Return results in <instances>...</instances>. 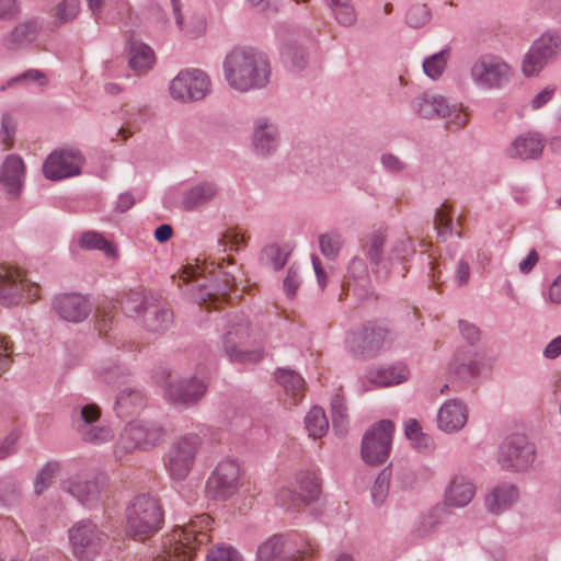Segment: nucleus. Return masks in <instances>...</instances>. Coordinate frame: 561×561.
<instances>
[{"instance_id":"nucleus-1","label":"nucleus","mask_w":561,"mask_h":561,"mask_svg":"<svg viewBox=\"0 0 561 561\" xmlns=\"http://www.w3.org/2000/svg\"><path fill=\"white\" fill-rule=\"evenodd\" d=\"M224 73L229 87L247 92L265 87L271 69L263 55L252 49L234 48L224 60Z\"/></svg>"},{"instance_id":"nucleus-2","label":"nucleus","mask_w":561,"mask_h":561,"mask_svg":"<svg viewBox=\"0 0 561 561\" xmlns=\"http://www.w3.org/2000/svg\"><path fill=\"white\" fill-rule=\"evenodd\" d=\"M362 249L369 260L373 274L379 280L387 279L396 267H400L415 253L413 242L408 237L396 239L387 248V236L381 231L368 234Z\"/></svg>"},{"instance_id":"nucleus-3","label":"nucleus","mask_w":561,"mask_h":561,"mask_svg":"<svg viewBox=\"0 0 561 561\" xmlns=\"http://www.w3.org/2000/svg\"><path fill=\"white\" fill-rule=\"evenodd\" d=\"M210 524V517L202 514L183 526H178L168 536L163 554L157 561H190L197 547L209 542Z\"/></svg>"},{"instance_id":"nucleus-4","label":"nucleus","mask_w":561,"mask_h":561,"mask_svg":"<svg viewBox=\"0 0 561 561\" xmlns=\"http://www.w3.org/2000/svg\"><path fill=\"white\" fill-rule=\"evenodd\" d=\"M263 344V334L260 329L252 328L243 316L229 319L222 339L224 350L232 362H243L256 353Z\"/></svg>"},{"instance_id":"nucleus-5","label":"nucleus","mask_w":561,"mask_h":561,"mask_svg":"<svg viewBox=\"0 0 561 561\" xmlns=\"http://www.w3.org/2000/svg\"><path fill=\"white\" fill-rule=\"evenodd\" d=\"M163 514L159 502L146 494L134 497L126 508V529L134 538L142 540L161 527Z\"/></svg>"},{"instance_id":"nucleus-6","label":"nucleus","mask_w":561,"mask_h":561,"mask_svg":"<svg viewBox=\"0 0 561 561\" xmlns=\"http://www.w3.org/2000/svg\"><path fill=\"white\" fill-rule=\"evenodd\" d=\"M203 439L196 433H186L176 437L165 456V467L172 480L183 481L192 471Z\"/></svg>"},{"instance_id":"nucleus-7","label":"nucleus","mask_w":561,"mask_h":561,"mask_svg":"<svg viewBox=\"0 0 561 561\" xmlns=\"http://www.w3.org/2000/svg\"><path fill=\"white\" fill-rule=\"evenodd\" d=\"M412 111L423 118H444L450 129H459L467 124V114L458 104H449L445 96L425 92L411 102Z\"/></svg>"},{"instance_id":"nucleus-8","label":"nucleus","mask_w":561,"mask_h":561,"mask_svg":"<svg viewBox=\"0 0 561 561\" xmlns=\"http://www.w3.org/2000/svg\"><path fill=\"white\" fill-rule=\"evenodd\" d=\"M561 56V32L547 31L535 39L525 54L522 71L526 77L539 75Z\"/></svg>"},{"instance_id":"nucleus-9","label":"nucleus","mask_w":561,"mask_h":561,"mask_svg":"<svg viewBox=\"0 0 561 561\" xmlns=\"http://www.w3.org/2000/svg\"><path fill=\"white\" fill-rule=\"evenodd\" d=\"M101 410L94 403L78 404L71 412L75 431L82 440L101 445L114 438V431L100 422Z\"/></svg>"},{"instance_id":"nucleus-10","label":"nucleus","mask_w":561,"mask_h":561,"mask_svg":"<svg viewBox=\"0 0 561 561\" xmlns=\"http://www.w3.org/2000/svg\"><path fill=\"white\" fill-rule=\"evenodd\" d=\"M512 68L501 57L484 54L478 57L470 68L473 84L483 91L497 90L510 82Z\"/></svg>"},{"instance_id":"nucleus-11","label":"nucleus","mask_w":561,"mask_h":561,"mask_svg":"<svg viewBox=\"0 0 561 561\" xmlns=\"http://www.w3.org/2000/svg\"><path fill=\"white\" fill-rule=\"evenodd\" d=\"M164 436V430L157 423L134 421L122 431L115 453L122 456L140 448L158 445Z\"/></svg>"},{"instance_id":"nucleus-12","label":"nucleus","mask_w":561,"mask_h":561,"mask_svg":"<svg viewBox=\"0 0 561 561\" xmlns=\"http://www.w3.org/2000/svg\"><path fill=\"white\" fill-rule=\"evenodd\" d=\"M394 425L389 420L373 424L362 439V457L369 465L386 461L390 455Z\"/></svg>"},{"instance_id":"nucleus-13","label":"nucleus","mask_w":561,"mask_h":561,"mask_svg":"<svg viewBox=\"0 0 561 561\" xmlns=\"http://www.w3.org/2000/svg\"><path fill=\"white\" fill-rule=\"evenodd\" d=\"M210 79L201 69L181 70L170 82L169 91L174 100L183 103L204 99L210 92Z\"/></svg>"},{"instance_id":"nucleus-14","label":"nucleus","mask_w":561,"mask_h":561,"mask_svg":"<svg viewBox=\"0 0 561 561\" xmlns=\"http://www.w3.org/2000/svg\"><path fill=\"white\" fill-rule=\"evenodd\" d=\"M535 446L523 434L507 436L499 447L497 461L503 469L523 471L535 461Z\"/></svg>"},{"instance_id":"nucleus-15","label":"nucleus","mask_w":561,"mask_h":561,"mask_svg":"<svg viewBox=\"0 0 561 561\" xmlns=\"http://www.w3.org/2000/svg\"><path fill=\"white\" fill-rule=\"evenodd\" d=\"M241 485V468L236 459H224L215 468L206 483V492L214 500H226Z\"/></svg>"},{"instance_id":"nucleus-16","label":"nucleus","mask_w":561,"mask_h":561,"mask_svg":"<svg viewBox=\"0 0 561 561\" xmlns=\"http://www.w3.org/2000/svg\"><path fill=\"white\" fill-rule=\"evenodd\" d=\"M69 539L75 554L90 560L101 547L104 534L91 520H80L69 529Z\"/></svg>"},{"instance_id":"nucleus-17","label":"nucleus","mask_w":561,"mask_h":561,"mask_svg":"<svg viewBox=\"0 0 561 561\" xmlns=\"http://www.w3.org/2000/svg\"><path fill=\"white\" fill-rule=\"evenodd\" d=\"M107 478L105 474H96L89 479L76 476L61 481V490L70 494L78 502L91 506L101 500L105 491Z\"/></svg>"},{"instance_id":"nucleus-18","label":"nucleus","mask_w":561,"mask_h":561,"mask_svg":"<svg viewBox=\"0 0 561 561\" xmlns=\"http://www.w3.org/2000/svg\"><path fill=\"white\" fill-rule=\"evenodd\" d=\"M83 158L78 151L59 150L51 152L44 162V175L53 181L80 174Z\"/></svg>"},{"instance_id":"nucleus-19","label":"nucleus","mask_w":561,"mask_h":561,"mask_svg":"<svg viewBox=\"0 0 561 561\" xmlns=\"http://www.w3.org/2000/svg\"><path fill=\"white\" fill-rule=\"evenodd\" d=\"M206 390V382L196 377L170 380L165 386L164 397L176 407H188L196 403Z\"/></svg>"},{"instance_id":"nucleus-20","label":"nucleus","mask_w":561,"mask_h":561,"mask_svg":"<svg viewBox=\"0 0 561 561\" xmlns=\"http://www.w3.org/2000/svg\"><path fill=\"white\" fill-rule=\"evenodd\" d=\"M279 145V129L275 123L265 117H260L253 123L251 135L252 152L262 159L272 157Z\"/></svg>"},{"instance_id":"nucleus-21","label":"nucleus","mask_w":561,"mask_h":561,"mask_svg":"<svg viewBox=\"0 0 561 561\" xmlns=\"http://www.w3.org/2000/svg\"><path fill=\"white\" fill-rule=\"evenodd\" d=\"M53 309L64 321L79 323L88 318L92 308L80 294H62L54 298Z\"/></svg>"},{"instance_id":"nucleus-22","label":"nucleus","mask_w":561,"mask_h":561,"mask_svg":"<svg viewBox=\"0 0 561 561\" xmlns=\"http://www.w3.org/2000/svg\"><path fill=\"white\" fill-rule=\"evenodd\" d=\"M28 288L26 279L21 272L10 265L0 263V304L4 306L16 305Z\"/></svg>"},{"instance_id":"nucleus-23","label":"nucleus","mask_w":561,"mask_h":561,"mask_svg":"<svg viewBox=\"0 0 561 561\" xmlns=\"http://www.w3.org/2000/svg\"><path fill=\"white\" fill-rule=\"evenodd\" d=\"M468 407L458 399L447 400L437 411V427L447 434L457 433L468 422Z\"/></svg>"},{"instance_id":"nucleus-24","label":"nucleus","mask_w":561,"mask_h":561,"mask_svg":"<svg viewBox=\"0 0 561 561\" xmlns=\"http://www.w3.org/2000/svg\"><path fill=\"white\" fill-rule=\"evenodd\" d=\"M388 331L381 325H370L355 332L348 339V346L354 354L370 355L385 343Z\"/></svg>"},{"instance_id":"nucleus-25","label":"nucleus","mask_w":561,"mask_h":561,"mask_svg":"<svg viewBox=\"0 0 561 561\" xmlns=\"http://www.w3.org/2000/svg\"><path fill=\"white\" fill-rule=\"evenodd\" d=\"M222 265L218 263L215 268V264L190 265L183 270L181 278L185 282L195 279L197 276L208 273L213 283L211 287H215L217 291L222 295L231 287L234 276L232 272L221 271Z\"/></svg>"},{"instance_id":"nucleus-26","label":"nucleus","mask_w":561,"mask_h":561,"mask_svg":"<svg viewBox=\"0 0 561 561\" xmlns=\"http://www.w3.org/2000/svg\"><path fill=\"white\" fill-rule=\"evenodd\" d=\"M25 167L16 154L7 157L0 169V185L12 196H18L23 186Z\"/></svg>"},{"instance_id":"nucleus-27","label":"nucleus","mask_w":561,"mask_h":561,"mask_svg":"<svg viewBox=\"0 0 561 561\" xmlns=\"http://www.w3.org/2000/svg\"><path fill=\"white\" fill-rule=\"evenodd\" d=\"M545 139L539 133L528 131L516 137L506 150L510 158L537 159L541 156Z\"/></svg>"},{"instance_id":"nucleus-28","label":"nucleus","mask_w":561,"mask_h":561,"mask_svg":"<svg viewBox=\"0 0 561 561\" xmlns=\"http://www.w3.org/2000/svg\"><path fill=\"white\" fill-rule=\"evenodd\" d=\"M178 28L188 38H198L207 28L206 18L202 13L193 12L188 16L182 13L181 0H170Z\"/></svg>"},{"instance_id":"nucleus-29","label":"nucleus","mask_w":561,"mask_h":561,"mask_svg":"<svg viewBox=\"0 0 561 561\" xmlns=\"http://www.w3.org/2000/svg\"><path fill=\"white\" fill-rule=\"evenodd\" d=\"M409 368L403 363L371 368L366 373L369 382L377 387H391L404 382L409 377Z\"/></svg>"},{"instance_id":"nucleus-30","label":"nucleus","mask_w":561,"mask_h":561,"mask_svg":"<svg viewBox=\"0 0 561 561\" xmlns=\"http://www.w3.org/2000/svg\"><path fill=\"white\" fill-rule=\"evenodd\" d=\"M476 486L472 481L463 476H455L445 493V502L449 506L465 507L473 499Z\"/></svg>"},{"instance_id":"nucleus-31","label":"nucleus","mask_w":561,"mask_h":561,"mask_svg":"<svg viewBox=\"0 0 561 561\" xmlns=\"http://www.w3.org/2000/svg\"><path fill=\"white\" fill-rule=\"evenodd\" d=\"M41 28L36 20L21 22L2 39V45L10 50L24 47L37 38Z\"/></svg>"},{"instance_id":"nucleus-32","label":"nucleus","mask_w":561,"mask_h":561,"mask_svg":"<svg viewBox=\"0 0 561 561\" xmlns=\"http://www.w3.org/2000/svg\"><path fill=\"white\" fill-rule=\"evenodd\" d=\"M519 496L514 484L503 483L495 486L486 496L485 505L492 514H500L511 507Z\"/></svg>"},{"instance_id":"nucleus-33","label":"nucleus","mask_w":561,"mask_h":561,"mask_svg":"<svg viewBox=\"0 0 561 561\" xmlns=\"http://www.w3.org/2000/svg\"><path fill=\"white\" fill-rule=\"evenodd\" d=\"M217 195V187L210 182H201L183 193L181 207L184 210H195L209 203Z\"/></svg>"},{"instance_id":"nucleus-34","label":"nucleus","mask_w":561,"mask_h":561,"mask_svg":"<svg viewBox=\"0 0 561 561\" xmlns=\"http://www.w3.org/2000/svg\"><path fill=\"white\" fill-rule=\"evenodd\" d=\"M277 382L284 389L285 394L290 399V404H297L305 397L306 382L304 378L290 369H277L275 373Z\"/></svg>"},{"instance_id":"nucleus-35","label":"nucleus","mask_w":561,"mask_h":561,"mask_svg":"<svg viewBox=\"0 0 561 561\" xmlns=\"http://www.w3.org/2000/svg\"><path fill=\"white\" fill-rule=\"evenodd\" d=\"M156 62L152 48L141 42H131L129 45V67L140 76L149 71Z\"/></svg>"},{"instance_id":"nucleus-36","label":"nucleus","mask_w":561,"mask_h":561,"mask_svg":"<svg viewBox=\"0 0 561 561\" xmlns=\"http://www.w3.org/2000/svg\"><path fill=\"white\" fill-rule=\"evenodd\" d=\"M173 320L172 312L153 301L146 306V312L144 316V324L148 331L161 332L170 328Z\"/></svg>"},{"instance_id":"nucleus-37","label":"nucleus","mask_w":561,"mask_h":561,"mask_svg":"<svg viewBox=\"0 0 561 561\" xmlns=\"http://www.w3.org/2000/svg\"><path fill=\"white\" fill-rule=\"evenodd\" d=\"M145 402V396L139 389L126 387L117 394L115 409L119 416H125L137 412Z\"/></svg>"},{"instance_id":"nucleus-38","label":"nucleus","mask_w":561,"mask_h":561,"mask_svg":"<svg viewBox=\"0 0 561 561\" xmlns=\"http://www.w3.org/2000/svg\"><path fill=\"white\" fill-rule=\"evenodd\" d=\"M296 483L306 505L319 497L321 491L320 479L314 471H300L296 476Z\"/></svg>"},{"instance_id":"nucleus-39","label":"nucleus","mask_w":561,"mask_h":561,"mask_svg":"<svg viewBox=\"0 0 561 561\" xmlns=\"http://www.w3.org/2000/svg\"><path fill=\"white\" fill-rule=\"evenodd\" d=\"M254 561H287L284 557V539L274 535L263 541L256 550Z\"/></svg>"},{"instance_id":"nucleus-40","label":"nucleus","mask_w":561,"mask_h":561,"mask_svg":"<svg viewBox=\"0 0 561 561\" xmlns=\"http://www.w3.org/2000/svg\"><path fill=\"white\" fill-rule=\"evenodd\" d=\"M79 244L85 250H100L106 256H116L117 250L115 245L106 240L101 233L94 231H87L81 234Z\"/></svg>"},{"instance_id":"nucleus-41","label":"nucleus","mask_w":561,"mask_h":561,"mask_svg":"<svg viewBox=\"0 0 561 561\" xmlns=\"http://www.w3.org/2000/svg\"><path fill=\"white\" fill-rule=\"evenodd\" d=\"M306 428L309 436L313 438H321L329 430V421L324 410L320 407H313L305 417Z\"/></svg>"},{"instance_id":"nucleus-42","label":"nucleus","mask_w":561,"mask_h":561,"mask_svg":"<svg viewBox=\"0 0 561 561\" xmlns=\"http://www.w3.org/2000/svg\"><path fill=\"white\" fill-rule=\"evenodd\" d=\"M94 375L98 380L107 385H115L121 382L127 375V370L113 362L99 364L94 369Z\"/></svg>"},{"instance_id":"nucleus-43","label":"nucleus","mask_w":561,"mask_h":561,"mask_svg":"<svg viewBox=\"0 0 561 561\" xmlns=\"http://www.w3.org/2000/svg\"><path fill=\"white\" fill-rule=\"evenodd\" d=\"M450 368L460 376H476L479 373V363L471 351H461L455 356Z\"/></svg>"},{"instance_id":"nucleus-44","label":"nucleus","mask_w":561,"mask_h":561,"mask_svg":"<svg viewBox=\"0 0 561 561\" xmlns=\"http://www.w3.org/2000/svg\"><path fill=\"white\" fill-rule=\"evenodd\" d=\"M344 244L341 233L330 231L319 236V248L328 260H335Z\"/></svg>"},{"instance_id":"nucleus-45","label":"nucleus","mask_w":561,"mask_h":561,"mask_svg":"<svg viewBox=\"0 0 561 561\" xmlns=\"http://www.w3.org/2000/svg\"><path fill=\"white\" fill-rule=\"evenodd\" d=\"M21 486L10 478L0 481V505L13 507L21 502Z\"/></svg>"},{"instance_id":"nucleus-46","label":"nucleus","mask_w":561,"mask_h":561,"mask_svg":"<svg viewBox=\"0 0 561 561\" xmlns=\"http://www.w3.org/2000/svg\"><path fill=\"white\" fill-rule=\"evenodd\" d=\"M448 57L449 51L447 49H443L425 58L423 61V70L425 75L434 80L439 78L446 68Z\"/></svg>"},{"instance_id":"nucleus-47","label":"nucleus","mask_w":561,"mask_h":561,"mask_svg":"<svg viewBox=\"0 0 561 561\" xmlns=\"http://www.w3.org/2000/svg\"><path fill=\"white\" fill-rule=\"evenodd\" d=\"M60 467L58 461H48L38 471L34 482V492L37 495L42 494L50 485L53 479L60 471Z\"/></svg>"},{"instance_id":"nucleus-48","label":"nucleus","mask_w":561,"mask_h":561,"mask_svg":"<svg viewBox=\"0 0 561 561\" xmlns=\"http://www.w3.org/2000/svg\"><path fill=\"white\" fill-rule=\"evenodd\" d=\"M404 434L419 450L427 449L431 445V437L422 432L421 425L415 419L408 420Z\"/></svg>"},{"instance_id":"nucleus-49","label":"nucleus","mask_w":561,"mask_h":561,"mask_svg":"<svg viewBox=\"0 0 561 561\" xmlns=\"http://www.w3.org/2000/svg\"><path fill=\"white\" fill-rule=\"evenodd\" d=\"M331 412L333 430L336 434L341 436L344 435L346 432L347 415L344 402L339 396H335L331 401Z\"/></svg>"},{"instance_id":"nucleus-50","label":"nucleus","mask_w":561,"mask_h":561,"mask_svg":"<svg viewBox=\"0 0 561 561\" xmlns=\"http://www.w3.org/2000/svg\"><path fill=\"white\" fill-rule=\"evenodd\" d=\"M276 503L287 511H298L306 505L300 494L288 486H283L277 491Z\"/></svg>"},{"instance_id":"nucleus-51","label":"nucleus","mask_w":561,"mask_h":561,"mask_svg":"<svg viewBox=\"0 0 561 561\" xmlns=\"http://www.w3.org/2000/svg\"><path fill=\"white\" fill-rule=\"evenodd\" d=\"M261 261L274 271H278L286 264L287 254L277 244H270L263 249Z\"/></svg>"},{"instance_id":"nucleus-52","label":"nucleus","mask_w":561,"mask_h":561,"mask_svg":"<svg viewBox=\"0 0 561 561\" xmlns=\"http://www.w3.org/2000/svg\"><path fill=\"white\" fill-rule=\"evenodd\" d=\"M390 478L391 471L388 468L381 470L376 478L371 488V497L376 505H381L385 502L389 491Z\"/></svg>"},{"instance_id":"nucleus-53","label":"nucleus","mask_w":561,"mask_h":561,"mask_svg":"<svg viewBox=\"0 0 561 561\" xmlns=\"http://www.w3.org/2000/svg\"><path fill=\"white\" fill-rule=\"evenodd\" d=\"M434 226L437 229L438 238L444 241L453 234V219L448 214L445 204H442L435 210Z\"/></svg>"},{"instance_id":"nucleus-54","label":"nucleus","mask_w":561,"mask_h":561,"mask_svg":"<svg viewBox=\"0 0 561 561\" xmlns=\"http://www.w3.org/2000/svg\"><path fill=\"white\" fill-rule=\"evenodd\" d=\"M409 26L417 28L424 26L431 20V11L424 3H416L410 7L405 14Z\"/></svg>"},{"instance_id":"nucleus-55","label":"nucleus","mask_w":561,"mask_h":561,"mask_svg":"<svg viewBox=\"0 0 561 561\" xmlns=\"http://www.w3.org/2000/svg\"><path fill=\"white\" fill-rule=\"evenodd\" d=\"M205 279H207L206 276H204L202 279H195L194 284L192 285V297L198 304L209 301V304L217 307L219 297L217 294L213 293V290L208 289V286L203 282Z\"/></svg>"},{"instance_id":"nucleus-56","label":"nucleus","mask_w":561,"mask_h":561,"mask_svg":"<svg viewBox=\"0 0 561 561\" xmlns=\"http://www.w3.org/2000/svg\"><path fill=\"white\" fill-rule=\"evenodd\" d=\"M151 304V300H148L142 294L134 293L127 296L123 302L124 311L129 316H139L146 312V306Z\"/></svg>"},{"instance_id":"nucleus-57","label":"nucleus","mask_w":561,"mask_h":561,"mask_svg":"<svg viewBox=\"0 0 561 561\" xmlns=\"http://www.w3.org/2000/svg\"><path fill=\"white\" fill-rule=\"evenodd\" d=\"M335 20L343 26H352L356 22V13L351 0L330 7Z\"/></svg>"},{"instance_id":"nucleus-58","label":"nucleus","mask_w":561,"mask_h":561,"mask_svg":"<svg viewBox=\"0 0 561 561\" xmlns=\"http://www.w3.org/2000/svg\"><path fill=\"white\" fill-rule=\"evenodd\" d=\"M347 275L355 282L366 284L369 282L368 266L363 257L354 256L347 265Z\"/></svg>"},{"instance_id":"nucleus-59","label":"nucleus","mask_w":561,"mask_h":561,"mask_svg":"<svg viewBox=\"0 0 561 561\" xmlns=\"http://www.w3.org/2000/svg\"><path fill=\"white\" fill-rule=\"evenodd\" d=\"M283 59L289 64L294 69L300 70L307 64V56L300 46L287 45L282 51Z\"/></svg>"},{"instance_id":"nucleus-60","label":"nucleus","mask_w":561,"mask_h":561,"mask_svg":"<svg viewBox=\"0 0 561 561\" xmlns=\"http://www.w3.org/2000/svg\"><path fill=\"white\" fill-rule=\"evenodd\" d=\"M207 561H241V554L231 546L220 543L211 549L207 557Z\"/></svg>"},{"instance_id":"nucleus-61","label":"nucleus","mask_w":561,"mask_h":561,"mask_svg":"<svg viewBox=\"0 0 561 561\" xmlns=\"http://www.w3.org/2000/svg\"><path fill=\"white\" fill-rule=\"evenodd\" d=\"M80 12V0H61L56 7V16L60 23L75 20Z\"/></svg>"},{"instance_id":"nucleus-62","label":"nucleus","mask_w":561,"mask_h":561,"mask_svg":"<svg viewBox=\"0 0 561 561\" xmlns=\"http://www.w3.org/2000/svg\"><path fill=\"white\" fill-rule=\"evenodd\" d=\"M557 88L553 84H549L534 95L530 101L533 110H539L547 105L556 95Z\"/></svg>"},{"instance_id":"nucleus-63","label":"nucleus","mask_w":561,"mask_h":561,"mask_svg":"<svg viewBox=\"0 0 561 561\" xmlns=\"http://www.w3.org/2000/svg\"><path fill=\"white\" fill-rule=\"evenodd\" d=\"M300 285V277L298 271L290 266L287 271V275L284 279V289L288 297H294Z\"/></svg>"},{"instance_id":"nucleus-64","label":"nucleus","mask_w":561,"mask_h":561,"mask_svg":"<svg viewBox=\"0 0 561 561\" xmlns=\"http://www.w3.org/2000/svg\"><path fill=\"white\" fill-rule=\"evenodd\" d=\"M382 167L393 173L402 172L407 164L397 156L392 153H383L380 158Z\"/></svg>"}]
</instances>
